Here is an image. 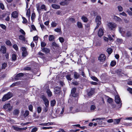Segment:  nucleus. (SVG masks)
Instances as JSON below:
<instances>
[{
  "instance_id": "obj_44",
  "label": "nucleus",
  "mask_w": 132,
  "mask_h": 132,
  "mask_svg": "<svg viewBox=\"0 0 132 132\" xmlns=\"http://www.w3.org/2000/svg\"><path fill=\"white\" fill-rule=\"evenodd\" d=\"M19 84V82H17L15 83H14L11 85V87H13L15 86H17Z\"/></svg>"
},
{
  "instance_id": "obj_29",
  "label": "nucleus",
  "mask_w": 132,
  "mask_h": 132,
  "mask_svg": "<svg viewBox=\"0 0 132 132\" xmlns=\"http://www.w3.org/2000/svg\"><path fill=\"white\" fill-rule=\"evenodd\" d=\"M46 92L48 96L50 97L52 95V93L50 89H47Z\"/></svg>"
},
{
  "instance_id": "obj_50",
  "label": "nucleus",
  "mask_w": 132,
  "mask_h": 132,
  "mask_svg": "<svg viewBox=\"0 0 132 132\" xmlns=\"http://www.w3.org/2000/svg\"><path fill=\"white\" fill-rule=\"evenodd\" d=\"M48 1L51 3H56L57 2V0H48Z\"/></svg>"
},
{
  "instance_id": "obj_18",
  "label": "nucleus",
  "mask_w": 132,
  "mask_h": 132,
  "mask_svg": "<svg viewBox=\"0 0 132 132\" xmlns=\"http://www.w3.org/2000/svg\"><path fill=\"white\" fill-rule=\"evenodd\" d=\"M54 92L56 94H59L60 92V89L59 87H56L54 89Z\"/></svg>"
},
{
  "instance_id": "obj_6",
  "label": "nucleus",
  "mask_w": 132,
  "mask_h": 132,
  "mask_svg": "<svg viewBox=\"0 0 132 132\" xmlns=\"http://www.w3.org/2000/svg\"><path fill=\"white\" fill-rule=\"evenodd\" d=\"M42 98L44 102V104L46 107H47L49 105V102L48 99L44 95H42Z\"/></svg>"
},
{
  "instance_id": "obj_21",
  "label": "nucleus",
  "mask_w": 132,
  "mask_h": 132,
  "mask_svg": "<svg viewBox=\"0 0 132 132\" xmlns=\"http://www.w3.org/2000/svg\"><path fill=\"white\" fill-rule=\"evenodd\" d=\"M1 48V50L2 51L3 53L4 54L6 52V47L4 46H2Z\"/></svg>"
},
{
  "instance_id": "obj_17",
  "label": "nucleus",
  "mask_w": 132,
  "mask_h": 132,
  "mask_svg": "<svg viewBox=\"0 0 132 132\" xmlns=\"http://www.w3.org/2000/svg\"><path fill=\"white\" fill-rule=\"evenodd\" d=\"M53 123L52 122H48L46 123H40L39 124L40 125L42 126H48L53 125Z\"/></svg>"
},
{
  "instance_id": "obj_62",
  "label": "nucleus",
  "mask_w": 132,
  "mask_h": 132,
  "mask_svg": "<svg viewBox=\"0 0 132 132\" xmlns=\"http://www.w3.org/2000/svg\"><path fill=\"white\" fill-rule=\"evenodd\" d=\"M46 43L44 42H41V45L42 47H44L46 46Z\"/></svg>"
},
{
  "instance_id": "obj_20",
  "label": "nucleus",
  "mask_w": 132,
  "mask_h": 132,
  "mask_svg": "<svg viewBox=\"0 0 132 132\" xmlns=\"http://www.w3.org/2000/svg\"><path fill=\"white\" fill-rule=\"evenodd\" d=\"M52 7L53 8L55 9H59L60 7L59 5L55 4H52Z\"/></svg>"
},
{
  "instance_id": "obj_7",
  "label": "nucleus",
  "mask_w": 132,
  "mask_h": 132,
  "mask_svg": "<svg viewBox=\"0 0 132 132\" xmlns=\"http://www.w3.org/2000/svg\"><path fill=\"white\" fill-rule=\"evenodd\" d=\"M3 108L5 109H7L9 111L11 110L12 109V107L10 106L9 103L6 104L3 106Z\"/></svg>"
},
{
  "instance_id": "obj_34",
  "label": "nucleus",
  "mask_w": 132,
  "mask_h": 132,
  "mask_svg": "<svg viewBox=\"0 0 132 132\" xmlns=\"http://www.w3.org/2000/svg\"><path fill=\"white\" fill-rule=\"evenodd\" d=\"M56 103V101L55 100H53L52 101H51V105L52 106H53L55 105Z\"/></svg>"
},
{
  "instance_id": "obj_41",
  "label": "nucleus",
  "mask_w": 132,
  "mask_h": 132,
  "mask_svg": "<svg viewBox=\"0 0 132 132\" xmlns=\"http://www.w3.org/2000/svg\"><path fill=\"white\" fill-rule=\"evenodd\" d=\"M116 64V62L115 61H112L111 63V65L112 66H114Z\"/></svg>"
},
{
  "instance_id": "obj_55",
  "label": "nucleus",
  "mask_w": 132,
  "mask_h": 132,
  "mask_svg": "<svg viewBox=\"0 0 132 132\" xmlns=\"http://www.w3.org/2000/svg\"><path fill=\"white\" fill-rule=\"evenodd\" d=\"M37 109L38 113H40L42 111L41 108L40 107H38L37 108Z\"/></svg>"
},
{
  "instance_id": "obj_46",
  "label": "nucleus",
  "mask_w": 132,
  "mask_h": 132,
  "mask_svg": "<svg viewBox=\"0 0 132 132\" xmlns=\"http://www.w3.org/2000/svg\"><path fill=\"white\" fill-rule=\"evenodd\" d=\"M57 24L55 22H53L51 24V25L52 27H55L57 25Z\"/></svg>"
},
{
  "instance_id": "obj_11",
  "label": "nucleus",
  "mask_w": 132,
  "mask_h": 132,
  "mask_svg": "<svg viewBox=\"0 0 132 132\" xmlns=\"http://www.w3.org/2000/svg\"><path fill=\"white\" fill-rule=\"evenodd\" d=\"M119 30L120 32L123 36H125V29L122 27H119Z\"/></svg>"
},
{
  "instance_id": "obj_42",
  "label": "nucleus",
  "mask_w": 132,
  "mask_h": 132,
  "mask_svg": "<svg viewBox=\"0 0 132 132\" xmlns=\"http://www.w3.org/2000/svg\"><path fill=\"white\" fill-rule=\"evenodd\" d=\"M66 78L68 81H71L72 80V79L71 78L70 75H68L66 76Z\"/></svg>"
},
{
  "instance_id": "obj_52",
  "label": "nucleus",
  "mask_w": 132,
  "mask_h": 132,
  "mask_svg": "<svg viewBox=\"0 0 132 132\" xmlns=\"http://www.w3.org/2000/svg\"><path fill=\"white\" fill-rule=\"evenodd\" d=\"M38 39V37L37 36H35L34 37L33 40L35 41V43L37 42V40Z\"/></svg>"
},
{
  "instance_id": "obj_58",
  "label": "nucleus",
  "mask_w": 132,
  "mask_h": 132,
  "mask_svg": "<svg viewBox=\"0 0 132 132\" xmlns=\"http://www.w3.org/2000/svg\"><path fill=\"white\" fill-rule=\"evenodd\" d=\"M59 40H60V42L61 43H62L64 42V38L61 37H60L59 38Z\"/></svg>"
},
{
  "instance_id": "obj_25",
  "label": "nucleus",
  "mask_w": 132,
  "mask_h": 132,
  "mask_svg": "<svg viewBox=\"0 0 132 132\" xmlns=\"http://www.w3.org/2000/svg\"><path fill=\"white\" fill-rule=\"evenodd\" d=\"M42 51L43 52L47 53L49 52V50L48 48H44L42 50Z\"/></svg>"
},
{
  "instance_id": "obj_51",
  "label": "nucleus",
  "mask_w": 132,
  "mask_h": 132,
  "mask_svg": "<svg viewBox=\"0 0 132 132\" xmlns=\"http://www.w3.org/2000/svg\"><path fill=\"white\" fill-rule=\"evenodd\" d=\"M29 110L31 111H32V110L33 109V106L31 104L29 106Z\"/></svg>"
},
{
  "instance_id": "obj_28",
  "label": "nucleus",
  "mask_w": 132,
  "mask_h": 132,
  "mask_svg": "<svg viewBox=\"0 0 132 132\" xmlns=\"http://www.w3.org/2000/svg\"><path fill=\"white\" fill-rule=\"evenodd\" d=\"M19 38L23 41H25V38L24 36L22 35H20L19 36Z\"/></svg>"
},
{
  "instance_id": "obj_37",
  "label": "nucleus",
  "mask_w": 132,
  "mask_h": 132,
  "mask_svg": "<svg viewBox=\"0 0 132 132\" xmlns=\"http://www.w3.org/2000/svg\"><path fill=\"white\" fill-rule=\"evenodd\" d=\"M12 58L13 61H15L16 59V55L15 54H13L12 55Z\"/></svg>"
},
{
  "instance_id": "obj_47",
  "label": "nucleus",
  "mask_w": 132,
  "mask_h": 132,
  "mask_svg": "<svg viewBox=\"0 0 132 132\" xmlns=\"http://www.w3.org/2000/svg\"><path fill=\"white\" fill-rule=\"evenodd\" d=\"M52 127H43L42 128V129H52Z\"/></svg>"
},
{
  "instance_id": "obj_60",
  "label": "nucleus",
  "mask_w": 132,
  "mask_h": 132,
  "mask_svg": "<svg viewBox=\"0 0 132 132\" xmlns=\"http://www.w3.org/2000/svg\"><path fill=\"white\" fill-rule=\"evenodd\" d=\"M54 30L55 31L57 32H60L61 31V28H56L54 29Z\"/></svg>"
},
{
  "instance_id": "obj_57",
  "label": "nucleus",
  "mask_w": 132,
  "mask_h": 132,
  "mask_svg": "<svg viewBox=\"0 0 132 132\" xmlns=\"http://www.w3.org/2000/svg\"><path fill=\"white\" fill-rule=\"evenodd\" d=\"M76 91V89L74 88H73L71 90V94L75 93Z\"/></svg>"
},
{
  "instance_id": "obj_1",
  "label": "nucleus",
  "mask_w": 132,
  "mask_h": 132,
  "mask_svg": "<svg viewBox=\"0 0 132 132\" xmlns=\"http://www.w3.org/2000/svg\"><path fill=\"white\" fill-rule=\"evenodd\" d=\"M107 26L109 29L111 30H113L114 29L116 28L117 27V24L113 22H110L108 23Z\"/></svg>"
},
{
  "instance_id": "obj_24",
  "label": "nucleus",
  "mask_w": 132,
  "mask_h": 132,
  "mask_svg": "<svg viewBox=\"0 0 132 132\" xmlns=\"http://www.w3.org/2000/svg\"><path fill=\"white\" fill-rule=\"evenodd\" d=\"M49 40L50 41H52L54 40V36L53 35H51L49 36Z\"/></svg>"
},
{
  "instance_id": "obj_27",
  "label": "nucleus",
  "mask_w": 132,
  "mask_h": 132,
  "mask_svg": "<svg viewBox=\"0 0 132 132\" xmlns=\"http://www.w3.org/2000/svg\"><path fill=\"white\" fill-rule=\"evenodd\" d=\"M131 32L128 31L127 32L126 34H125V36H124L128 37H129L131 36Z\"/></svg>"
},
{
  "instance_id": "obj_31",
  "label": "nucleus",
  "mask_w": 132,
  "mask_h": 132,
  "mask_svg": "<svg viewBox=\"0 0 132 132\" xmlns=\"http://www.w3.org/2000/svg\"><path fill=\"white\" fill-rule=\"evenodd\" d=\"M120 121V119H114V123L115 124H118Z\"/></svg>"
},
{
  "instance_id": "obj_22",
  "label": "nucleus",
  "mask_w": 132,
  "mask_h": 132,
  "mask_svg": "<svg viewBox=\"0 0 132 132\" xmlns=\"http://www.w3.org/2000/svg\"><path fill=\"white\" fill-rule=\"evenodd\" d=\"M96 109V107L94 105H92L90 106V110L93 112L94 111L95 109Z\"/></svg>"
},
{
  "instance_id": "obj_26",
  "label": "nucleus",
  "mask_w": 132,
  "mask_h": 132,
  "mask_svg": "<svg viewBox=\"0 0 132 132\" xmlns=\"http://www.w3.org/2000/svg\"><path fill=\"white\" fill-rule=\"evenodd\" d=\"M29 114V112L28 110L25 111V113L24 114L23 116L24 118L28 116Z\"/></svg>"
},
{
  "instance_id": "obj_33",
  "label": "nucleus",
  "mask_w": 132,
  "mask_h": 132,
  "mask_svg": "<svg viewBox=\"0 0 132 132\" xmlns=\"http://www.w3.org/2000/svg\"><path fill=\"white\" fill-rule=\"evenodd\" d=\"M77 25L79 28H81L82 27V24L81 22H77Z\"/></svg>"
},
{
  "instance_id": "obj_54",
  "label": "nucleus",
  "mask_w": 132,
  "mask_h": 132,
  "mask_svg": "<svg viewBox=\"0 0 132 132\" xmlns=\"http://www.w3.org/2000/svg\"><path fill=\"white\" fill-rule=\"evenodd\" d=\"M6 43L7 45L9 46H10L11 45V44L9 40L6 41Z\"/></svg>"
},
{
  "instance_id": "obj_40",
  "label": "nucleus",
  "mask_w": 132,
  "mask_h": 132,
  "mask_svg": "<svg viewBox=\"0 0 132 132\" xmlns=\"http://www.w3.org/2000/svg\"><path fill=\"white\" fill-rule=\"evenodd\" d=\"M91 78L94 80L96 81H98V79L96 77L94 76L91 77Z\"/></svg>"
},
{
  "instance_id": "obj_12",
  "label": "nucleus",
  "mask_w": 132,
  "mask_h": 132,
  "mask_svg": "<svg viewBox=\"0 0 132 132\" xmlns=\"http://www.w3.org/2000/svg\"><path fill=\"white\" fill-rule=\"evenodd\" d=\"M104 32L103 29L101 28L99 29L98 31V35L99 37H101L102 36Z\"/></svg>"
},
{
  "instance_id": "obj_23",
  "label": "nucleus",
  "mask_w": 132,
  "mask_h": 132,
  "mask_svg": "<svg viewBox=\"0 0 132 132\" xmlns=\"http://www.w3.org/2000/svg\"><path fill=\"white\" fill-rule=\"evenodd\" d=\"M79 77V75L77 72H75L74 73V77L75 79H77Z\"/></svg>"
},
{
  "instance_id": "obj_3",
  "label": "nucleus",
  "mask_w": 132,
  "mask_h": 132,
  "mask_svg": "<svg viewBox=\"0 0 132 132\" xmlns=\"http://www.w3.org/2000/svg\"><path fill=\"white\" fill-rule=\"evenodd\" d=\"M81 110L79 108L75 109L71 107L69 109V110L67 112V113H74L76 112H81Z\"/></svg>"
},
{
  "instance_id": "obj_16",
  "label": "nucleus",
  "mask_w": 132,
  "mask_h": 132,
  "mask_svg": "<svg viewBox=\"0 0 132 132\" xmlns=\"http://www.w3.org/2000/svg\"><path fill=\"white\" fill-rule=\"evenodd\" d=\"M94 88H91L90 89V91L88 92V95L90 96L92 95L94 93Z\"/></svg>"
},
{
  "instance_id": "obj_15",
  "label": "nucleus",
  "mask_w": 132,
  "mask_h": 132,
  "mask_svg": "<svg viewBox=\"0 0 132 132\" xmlns=\"http://www.w3.org/2000/svg\"><path fill=\"white\" fill-rule=\"evenodd\" d=\"M11 15L12 17L13 18H17L18 16V13L17 11H15L12 13Z\"/></svg>"
},
{
  "instance_id": "obj_63",
  "label": "nucleus",
  "mask_w": 132,
  "mask_h": 132,
  "mask_svg": "<svg viewBox=\"0 0 132 132\" xmlns=\"http://www.w3.org/2000/svg\"><path fill=\"white\" fill-rule=\"evenodd\" d=\"M20 31L21 33V34L24 35H25V33L24 31L22 29H21L20 30Z\"/></svg>"
},
{
  "instance_id": "obj_14",
  "label": "nucleus",
  "mask_w": 132,
  "mask_h": 132,
  "mask_svg": "<svg viewBox=\"0 0 132 132\" xmlns=\"http://www.w3.org/2000/svg\"><path fill=\"white\" fill-rule=\"evenodd\" d=\"M101 18L100 16H97L96 17L95 21L96 23H98L99 24L101 23Z\"/></svg>"
},
{
  "instance_id": "obj_32",
  "label": "nucleus",
  "mask_w": 132,
  "mask_h": 132,
  "mask_svg": "<svg viewBox=\"0 0 132 132\" xmlns=\"http://www.w3.org/2000/svg\"><path fill=\"white\" fill-rule=\"evenodd\" d=\"M81 19L82 20L85 22H87L88 21L87 19L84 16H82Z\"/></svg>"
},
{
  "instance_id": "obj_19",
  "label": "nucleus",
  "mask_w": 132,
  "mask_h": 132,
  "mask_svg": "<svg viewBox=\"0 0 132 132\" xmlns=\"http://www.w3.org/2000/svg\"><path fill=\"white\" fill-rule=\"evenodd\" d=\"M26 15L28 18L29 19H30V9H28Z\"/></svg>"
},
{
  "instance_id": "obj_48",
  "label": "nucleus",
  "mask_w": 132,
  "mask_h": 132,
  "mask_svg": "<svg viewBox=\"0 0 132 132\" xmlns=\"http://www.w3.org/2000/svg\"><path fill=\"white\" fill-rule=\"evenodd\" d=\"M22 18L23 19V21L22 22L23 23H25L27 22V20L24 17H22Z\"/></svg>"
},
{
  "instance_id": "obj_30",
  "label": "nucleus",
  "mask_w": 132,
  "mask_h": 132,
  "mask_svg": "<svg viewBox=\"0 0 132 132\" xmlns=\"http://www.w3.org/2000/svg\"><path fill=\"white\" fill-rule=\"evenodd\" d=\"M19 113V111L18 109H15L14 110L13 112L14 115H17Z\"/></svg>"
},
{
  "instance_id": "obj_59",
  "label": "nucleus",
  "mask_w": 132,
  "mask_h": 132,
  "mask_svg": "<svg viewBox=\"0 0 132 132\" xmlns=\"http://www.w3.org/2000/svg\"><path fill=\"white\" fill-rule=\"evenodd\" d=\"M0 7L1 9L2 10H3L4 9V6L3 4L2 3H0Z\"/></svg>"
},
{
  "instance_id": "obj_36",
  "label": "nucleus",
  "mask_w": 132,
  "mask_h": 132,
  "mask_svg": "<svg viewBox=\"0 0 132 132\" xmlns=\"http://www.w3.org/2000/svg\"><path fill=\"white\" fill-rule=\"evenodd\" d=\"M122 42V40L118 38L116 40L117 43H118V44H121Z\"/></svg>"
},
{
  "instance_id": "obj_10",
  "label": "nucleus",
  "mask_w": 132,
  "mask_h": 132,
  "mask_svg": "<svg viewBox=\"0 0 132 132\" xmlns=\"http://www.w3.org/2000/svg\"><path fill=\"white\" fill-rule=\"evenodd\" d=\"M24 75L22 73H20L16 75L15 77V79L16 80H19L21 78V77Z\"/></svg>"
},
{
  "instance_id": "obj_8",
  "label": "nucleus",
  "mask_w": 132,
  "mask_h": 132,
  "mask_svg": "<svg viewBox=\"0 0 132 132\" xmlns=\"http://www.w3.org/2000/svg\"><path fill=\"white\" fill-rule=\"evenodd\" d=\"M12 127L14 130L18 131H21L22 130H26L27 128V127L22 128H19L16 126H13Z\"/></svg>"
},
{
  "instance_id": "obj_13",
  "label": "nucleus",
  "mask_w": 132,
  "mask_h": 132,
  "mask_svg": "<svg viewBox=\"0 0 132 132\" xmlns=\"http://www.w3.org/2000/svg\"><path fill=\"white\" fill-rule=\"evenodd\" d=\"M113 18L115 21L119 22H121L122 21V20L120 18L116 15L114 16Z\"/></svg>"
},
{
  "instance_id": "obj_2",
  "label": "nucleus",
  "mask_w": 132,
  "mask_h": 132,
  "mask_svg": "<svg viewBox=\"0 0 132 132\" xmlns=\"http://www.w3.org/2000/svg\"><path fill=\"white\" fill-rule=\"evenodd\" d=\"M12 96V94L11 92H9L4 96L2 98V101H5L10 98Z\"/></svg>"
},
{
  "instance_id": "obj_56",
  "label": "nucleus",
  "mask_w": 132,
  "mask_h": 132,
  "mask_svg": "<svg viewBox=\"0 0 132 132\" xmlns=\"http://www.w3.org/2000/svg\"><path fill=\"white\" fill-rule=\"evenodd\" d=\"M107 101L109 103H111L113 101L112 98H109L108 99Z\"/></svg>"
},
{
  "instance_id": "obj_53",
  "label": "nucleus",
  "mask_w": 132,
  "mask_h": 132,
  "mask_svg": "<svg viewBox=\"0 0 132 132\" xmlns=\"http://www.w3.org/2000/svg\"><path fill=\"white\" fill-rule=\"evenodd\" d=\"M95 120H103L105 119V118L104 117H102L101 118H95Z\"/></svg>"
},
{
  "instance_id": "obj_61",
  "label": "nucleus",
  "mask_w": 132,
  "mask_h": 132,
  "mask_svg": "<svg viewBox=\"0 0 132 132\" xmlns=\"http://www.w3.org/2000/svg\"><path fill=\"white\" fill-rule=\"evenodd\" d=\"M13 47L16 50H17L18 49V46L16 44L14 45H13Z\"/></svg>"
},
{
  "instance_id": "obj_39",
  "label": "nucleus",
  "mask_w": 132,
  "mask_h": 132,
  "mask_svg": "<svg viewBox=\"0 0 132 132\" xmlns=\"http://www.w3.org/2000/svg\"><path fill=\"white\" fill-rule=\"evenodd\" d=\"M7 65V64L5 63H4L2 64V69H5Z\"/></svg>"
},
{
  "instance_id": "obj_35",
  "label": "nucleus",
  "mask_w": 132,
  "mask_h": 132,
  "mask_svg": "<svg viewBox=\"0 0 132 132\" xmlns=\"http://www.w3.org/2000/svg\"><path fill=\"white\" fill-rule=\"evenodd\" d=\"M112 50L111 48H108L107 50V51L109 54H110L112 52Z\"/></svg>"
},
{
  "instance_id": "obj_9",
  "label": "nucleus",
  "mask_w": 132,
  "mask_h": 132,
  "mask_svg": "<svg viewBox=\"0 0 132 132\" xmlns=\"http://www.w3.org/2000/svg\"><path fill=\"white\" fill-rule=\"evenodd\" d=\"M106 59V56L103 54H101L98 58V59L101 62H103L105 61Z\"/></svg>"
},
{
  "instance_id": "obj_4",
  "label": "nucleus",
  "mask_w": 132,
  "mask_h": 132,
  "mask_svg": "<svg viewBox=\"0 0 132 132\" xmlns=\"http://www.w3.org/2000/svg\"><path fill=\"white\" fill-rule=\"evenodd\" d=\"M36 8L37 10L39 13L40 12V11L41 9H44L45 11L46 10V6L44 4L41 5L40 8L39 5L38 4L36 5Z\"/></svg>"
},
{
  "instance_id": "obj_45",
  "label": "nucleus",
  "mask_w": 132,
  "mask_h": 132,
  "mask_svg": "<svg viewBox=\"0 0 132 132\" xmlns=\"http://www.w3.org/2000/svg\"><path fill=\"white\" fill-rule=\"evenodd\" d=\"M38 130V128L36 127H35L33 128L31 130V132H36Z\"/></svg>"
},
{
  "instance_id": "obj_49",
  "label": "nucleus",
  "mask_w": 132,
  "mask_h": 132,
  "mask_svg": "<svg viewBox=\"0 0 132 132\" xmlns=\"http://www.w3.org/2000/svg\"><path fill=\"white\" fill-rule=\"evenodd\" d=\"M35 17V13H32L31 16V19L32 21L33 20Z\"/></svg>"
},
{
  "instance_id": "obj_43",
  "label": "nucleus",
  "mask_w": 132,
  "mask_h": 132,
  "mask_svg": "<svg viewBox=\"0 0 132 132\" xmlns=\"http://www.w3.org/2000/svg\"><path fill=\"white\" fill-rule=\"evenodd\" d=\"M118 8L119 12H121L123 10V9L122 7L120 5L118 6Z\"/></svg>"
},
{
  "instance_id": "obj_5",
  "label": "nucleus",
  "mask_w": 132,
  "mask_h": 132,
  "mask_svg": "<svg viewBox=\"0 0 132 132\" xmlns=\"http://www.w3.org/2000/svg\"><path fill=\"white\" fill-rule=\"evenodd\" d=\"M115 101L117 104H119V107H120L122 103L121 102L120 99L118 95H116L115 96Z\"/></svg>"
},
{
  "instance_id": "obj_38",
  "label": "nucleus",
  "mask_w": 132,
  "mask_h": 132,
  "mask_svg": "<svg viewBox=\"0 0 132 132\" xmlns=\"http://www.w3.org/2000/svg\"><path fill=\"white\" fill-rule=\"evenodd\" d=\"M28 54L27 51L23 52L22 53V56L24 57L26 56Z\"/></svg>"
},
{
  "instance_id": "obj_64",
  "label": "nucleus",
  "mask_w": 132,
  "mask_h": 132,
  "mask_svg": "<svg viewBox=\"0 0 132 132\" xmlns=\"http://www.w3.org/2000/svg\"><path fill=\"white\" fill-rule=\"evenodd\" d=\"M127 90L128 91H129L130 93L132 94V88H129L127 89Z\"/></svg>"
}]
</instances>
